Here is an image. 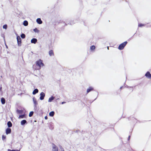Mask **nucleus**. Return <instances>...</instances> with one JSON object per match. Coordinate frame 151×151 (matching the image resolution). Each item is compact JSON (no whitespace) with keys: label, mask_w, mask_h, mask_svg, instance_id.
I'll list each match as a JSON object with an SVG mask.
<instances>
[{"label":"nucleus","mask_w":151,"mask_h":151,"mask_svg":"<svg viewBox=\"0 0 151 151\" xmlns=\"http://www.w3.org/2000/svg\"><path fill=\"white\" fill-rule=\"evenodd\" d=\"M36 65L37 67V68L35 67V65H33V68L36 70H39L41 69V67L44 65V64L42 62V61L39 59L36 61L35 62Z\"/></svg>","instance_id":"1"},{"label":"nucleus","mask_w":151,"mask_h":151,"mask_svg":"<svg viewBox=\"0 0 151 151\" xmlns=\"http://www.w3.org/2000/svg\"><path fill=\"white\" fill-rule=\"evenodd\" d=\"M127 43V41H125L121 44L119 46L118 49L120 50L123 49Z\"/></svg>","instance_id":"2"},{"label":"nucleus","mask_w":151,"mask_h":151,"mask_svg":"<svg viewBox=\"0 0 151 151\" xmlns=\"http://www.w3.org/2000/svg\"><path fill=\"white\" fill-rule=\"evenodd\" d=\"M17 39L18 46H20L21 45V41L20 37L19 36H18L17 37Z\"/></svg>","instance_id":"3"},{"label":"nucleus","mask_w":151,"mask_h":151,"mask_svg":"<svg viewBox=\"0 0 151 151\" xmlns=\"http://www.w3.org/2000/svg\"><path fill=\"white\" fill-rule=\"evenodd\" d=\"M145 76L148 78L151 79V74L149 71H147L145 74Z\"/></svg>","instance_id":"4"},{"label":"nucleus","mask_w":151,"mask_h":151,"mask_svg":"<svg viewBox=\"0 0 151 151\" xmlns=\"http://www.w3.org/2000/svg\"><path fill=\"white\" fill-rule=\"evenodd\" d=\"M58 148L55 144H53L52 151H58Z\"/></svg>","instance_id":"5"},{"label":"nucleus","mask_w":151,"mask_h":151,"mask_svg":"<svg viewBox=\"0 0 151 151\" xmlns=\"http://www.w3.org/2000/svg\"><path fill=\"white\" fill-rule=\"evenodd\" d=\"M40 99L41 100H42L44 99V97L45 96V93L43 92H41L40 94Z\"/></svg>","instance_id":"6"},{"label":"nucleus","mask_w":151,"mask_h":151,"mask_svg":"<svg viewBox=\"0 0 151 151\" xmlns=\"http://www.w3.org/2000/svg\"><path fill=\"white\" fill-rule=\"evenodd\" d=\"M6 134H7L11 133V129L10 128H7L6 129Z\"/></svg>","instance_id":"7"},{"label":"nucleus","mask_w":151,"mask_h":151,"mask_svg":"<svg viewBox=\"0 0 151 151\" xmlns=\"http://www.w3.org/2000/svg\"><path fill=\"white\" fill-rule=\"evenodd\" d=\"M37 41V40L36 38H33L31 40L32 43L35 44Z\"/></svg>","instance_id":"8"},{"label":"nucleus","mask_w":151,"mask_h":151,"mask_svg":"<svg viewBox=\"0 0 151 151\" xmlns=\"http://www.w3.org/2000/svg\"><path fill=\"white\" fill-rule=\"evenodd\" d=\"M36 21L39 24H41L42 23V21L41 20V19L39 18L37 19Z\"/></svg>","instance_id":"9"},{"label":"nucleus","mask_w":151,"mask_h":151,"mask_svg":"<svg viewBox=\"0 0 151 151\" xmlns=\"http://www.w3.org/2000/svg\"><path fill=\"white\" fill-rule=\"evenodd\" d=\"M49 54L50 56H53L54 55V53L53 50H50L49 52Z\"/></svg>","instance_id":"10"},{"label":"nucleus","mask_w":151,"mask_h":151,"mask_svg":"<svg viewBox=\"0 0 151 151\" xmlns=\"http://www.w3.org/2000/svg\"><path fill=\"white\" fill-rule=\"evenodd\" d=\"M38 92V90L37 89H35L32 92V94L33 95H35L36 94V93H37Z\"/></svg>","instance_id":"11"},{"label":"nucleus","mask_w":151,"mask_h":151,"mask_svg":"<svg viewBox=\"0 0 151 151\" xmlns=\"http://www.w3.org/2000/svg\"><path fill=\"white\" fill-rule=\"evenodd\" d=\"M1 101L2 104H4L5 103V100L4 98H2L1 99Z\"/></svg>","instance_id":"12"},{"label":"nucleus","mask_w":151,"mask_h":151,"mask_svg":"<svg viewBox=\"0 0 151 151\" xmlns=\"http://www.w3.org/2000/svg\"><path fill=\"white\" fill-rule=\"evenodd\" d=\"M27 123V121L25 120H23L21 122V124L22 125H23L24 124H25Z\"/></svg>","instance_id":"13"},{"label":"nucleus","mask_w":151,"mask_h":151,"mask_svg":"<svg viewBox=\"0 0 151 151\" xmlns=\"http://www.w3.org/2000/svg\"><path fill=\"white\" fill-rule=\"evenodd\" d=\"M93 90V88H92L91 87H89V88L87 89V93H88V92H89L91 91H92Z\"/></svg>","instance_id":"14"},{"label":"nucleus","mask_w":151,"mask_h":151,"mask_svg":"<svg viewBox=\"0 0 151 151\" xmlns=\"http://www.w3.org/2000/svg\"><path fill=\"white\" fill-rule=\"evenodd\" d=\"M7 125L9 127H12V124L10 121H9L7 123Z\"/></svg>","instance_id":"15"},{"label":"nucleus","mask_w":151,"mask_h":151,"mask_svg":"<svg viewBox=\"0 0 151 151\" xmlns=\"http://www.w3.org/2000/svg\"><path fill=\"white\" fill-rule=\"evenodd\" d=\"M55 114V112L53 111L50 112L49 113V115L51 116H53Z\"/></svg>","instance_id":"16"},{"label":"nucleus","mask_w":151,"mask_h":151,"mask_svg":"<svg viewBox=\"0 0 151 151\" xmlns=\"http://www.w3.org/2000/svg\"><path fill=\"white\" fill-rule=\"evenodd\" d=\"M25 117V114H24L23 115H19V119H21V118H24Z\"/></svg>","instance_id":"17"},{"label":"nucleus","mask_w":151,"mask_h":151,"mask_svg":"<svg viewBox=\"0 0 151 151\" xmlns=\"http://www.w3.org/2000/svg\"><path fill=\"white\" fill-rule=\"evenodd\" d=\"M23 24L25 26H27L28 24V22L27 21H24L23 22Z\"/></svg>","instance_id":"18"},{"label":"nucleus","mask_w":151,"mask_h":151,"mask_svg":"<svg viewBox=\"0 0 151 151\" xmlns=\"http://www.w3.org/2000/svg\"><path fill=\"white\" fill-rule=\"evenodd\" d=\"M33 102H34V104L35 105L37 104V101L36 99L35 98H33Z\"/></svg>","instance_id":"19"},{"label":"nucleus","mask_w":151,"mask_h":151,"mask_svg":"<svg viewBox=\"0 0 151 151\" xmlns=\"http://www.w3.org/2000/svg\"><path fill=\"white\" fill-rule=\"evenodd\" d=\"M90 50H94L95 49V46L94 45L91 46L90 47Z\"/></svg>","instance_id":"20"},{"label":"nucleus","mask_w":151,"mask_h":151,"mask_svg":"<svg viewBox=\"0 0 151 151\" xmlns=\"http://www.w3.org/2000/svg\"><path fill=\"white\" fill-rule=\"evenodd\" d=\"M54 98L53 96H51V97L49 98L48 100L49 102H51L52 100L54 99Z\"/></svg>","instance_id":"21"},{"label":"nucleus","mask_w":151,"mask_h":151,"mask_svg":"<svg viewBox=\"0 0 151 151\" xmlns=\"http://www.w3.org/2000/svg\"><path fill=\"white\" fill-rule=\"evenodd\" d=\"M21 37L22 38L24 39V38L25 37V35L24 34H22L21 35Z\"/></svg>","instance_id":"22"},{"label":"nucleus","mask_w":151,"mask_h":151,"mask_svg":"<svg viewBox=\"0 0 151 151\" xmlns=\"http://www.w3.org/2000/svg\"><path fill=\"white\" fill-rule=\"evenodd\" d=\"M33 111H31L29 113V117H31L32 116V115H33Z\"/></svg>","instance_id":"23"},{"label":"nucleus","mask_w":151,"mask_h":151,"mask_svg":"<svg viewBox=\"0 0 151 151\" xmlns=\"http://www.w3.org/2000/svg\"><path fill=\"white\" fill-rule=\"evenodd\" d=\"M145 25L144 24H142L141 23H139L138 24V27H142Z\"/></svg>","instance_id":"24"},{"label":"nucleus","mask_w":151,"mask_h":151,"mask_svg":"<svg viewBox=\"0 0 151 151\" xmlns=\"http://www.w3.org/2000/svg\"><path fill=\"white\" fill-rule=\"evenodd\" d=\"M2 138L3 140H4L6 139V136L4 135H3L2 136Z\"/></svg>","instance_id":"25"},{"label":"nucleus","mask_w":151,"mask_h":151,"mask_svg":"<svg viewBox=\"0 0 151 151\" xmlns=\"http://www.w3.org/2000/svg\"><path fill=\"white\" fill-rule=\"evenodd\" d=\"M7 26L6 24H5L3 26V28L5 29H6L7 28Z\"/></svg>","instance_id":"26"},{"label":"nucleus","mask_w":151,"mask_h":151,"mask_svg":"<svg viewBox=\"0 0 151 151\" xmlns=\"http://www.w3.org/2000/svg\"><path fill=\"white\" fill-rule=\"evenodd\" d=\"M17 112L19 114H21L22 112V110H18Z\"/></svg>","instance_id":"27"},{"label":"nucleus","mask_w":151,"mask_h":151,"mask_svg":"<svg viewBox=\"0 0 151 151\" xmlns=\"http://www.w3.org/2000/svg\"><path fill=\"white\" fill-rule=\"evenodd\" d=\"M34 31L35 32H38L39 31L36 28L35 29H34Z\"/></svg>","instance_id":"28"},{"label":"nucleus","mask_w":151,"mask_h":151,"mask_svg":"<svg viewBox=\"0 0 151 151\" xmlns=\"http://www.w3.org/2000/svg\"><path fill=\"white\" fill-rule=\"evenodd\" d=\"M48 118V117H47V116H45V119H47Z\"/></svg>","instance_id":"29"},{"label":"nucleus","mask_w":151,"mask_h":151,"mask_svg":"<svg viewBox=\"0 0 151 151\" xmlns=\"http://www.w3.org/2000/svg\"><path fill=\"white\" fill-rule=\"evenodd\" d=\"M12 151V150H11L10 149H8V151Z\"/></svg>","instance_id":"30"},{"label":"nucleus","mask_w":151,"mask_h":151,"mask_svg":"<svg viewBox=\"0 0 151 151\" xmlns=\"http://www.w3.org/2000/svg\"><path fill=\"white\" fill-rule=\"evenodd\" d=\"M12 151H19V150H12Z\"/></svg>","instance_id":"31"},{"label":"nucleus","mask_w":151,"mask_h":151,"mask_svg":"<svg viewBox=\"0 0 151 151\" xmlns=\"http://www.w3.org/2000/svg\"><path fill=\"white\" fill-rule=\"evenodd\" d=\"M1 90H2V87L1 86L0 87V91H1Z\"/></svg>","instance_id":"32"},{"label":"nucleus","mask_w":151,"mask_h":151,"mask_svg":"<svg viewBox=\"0 0 151 151\" xmlns=\"http://www.w3.org/2000/svg\"><path fill=\"white\" fill-rule=\"evenodd\" d=\"M65 103V102H62V104H64V103Z\"/></svg>","instance_id":"33"},{"label":"nucleus","mask_w":151,"mask_h":151,"mask_svg":"<svg viewBox=\"0 0 151 151\" xmlns=\"http://www.w3.org/2000/svg\"><path fill=\"white\" fill-rule=\"evenodd\" d=\"M61 151H64V150H61Z\"/></svg>","instance_id":"34"},{"label":"nucleus","mask_w":151,"mask_h":151,"mask_svg":"<svg viewBox=\"0 0 151 151\" xmlns=\"http://www.w3.org/2000/svg\"><path fill=\"white\" fill-rule=\"evenodd\" d=\"M107 49H109V47H107Z\"/></svg>","instance_id":"35"},{"label":"nucleus","mask_w":151,"mask_h":151,"mask_svg":"<svg viewBox=\"0 0 151 151\" xmlns=\"http://www.w3.org/2000/svg\"><path fill=\"white\" fill-rule=\"evenodd\" d=\"M130 137V136H129V138Z\"/></svg>","instance_id":"36"}]
</instances>
